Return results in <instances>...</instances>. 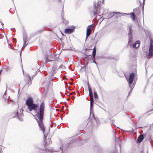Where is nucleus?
<instances>
[{"label":"nucleus","instance_id":"f257e3e1","mask_svg":"<svg viewBox=\"0 0 153 153\" xmlns=\"http://www.w3.org/2000/svg\"><path fill=\"white\" fill-rule=\"evenodd\" d=\"M45 107V103L43 102H42L40 104L39 108V112H36V116L38 118V119H36V120L39 128V130L42 131L43 133L44 139L45 141L47 138V136L46 135L45 133V127L43 123Z\"/></svg>","mask_w":153,"mask_h":153},{"label":"nucleus","instance_id":"f03ea898","mask_svg":"<svg viewBox=\"0 0 153 153\" xmlns=\"http://www.w3.org/2000/svg\"><path fill=\"white\" fill-rule=\"evenodd\" d=\"M153 46L152 45H150L149 50L148 54L147 55V58L149 59L152 58L153 55Z\"/></svg>","mask_w":153,"mask_h":153},{"label":"nucleus","instance_id":"7ed1b4c3","mask_svg":"<svg viewBox=\"0 0 153 153\" xmlns=\"http://www.w3.org/2000/svg\"><path fill=\"white\" fill-rule=\"evenodd\" d=\"M145 140H150L152 139V136L149 132H147L143 134Z\"/></svg>","mask_w":153,"mask_h":153},{"label":"nucleus","instance_id":"20e7f679","mask_svg":"<svg viewBox=\"0 0 153 153\" xmlns=\"http://www.w3.org/2000/svg\"><path fill=\"white\" fill-rule=\"evenodd\" d=\"M25 81L26 85L29 86L31 85V78L29 75H27L25 76Z\"/></svg>","mask_w":153,"mask_h":153},{"label":"nucleus","instance_id":"39448f33","mask_svg":"<svg viewBox=\"0 0 153 153\" xmlns=\"http://www.w3.org/2000/svg\"><path fill=\"white\" fill-rule=\"evenodd\" d=\"M27 109L30 111H31L32 110H36V108L37 107V104L35 103H33L27 106Z\"/></svg>","mask_w":153,"mask_h":153},{"label":"nucleus","instance_id":"423d86ee","mask_svg":"<svg viewBox=\"0 0 153 153\" xmlns=\"http://www.w3.org/2000/svg\"><path fill=\"white\" fill-rule=\"evenodd\" d=\"M93 28V26L92 25L88 26L86 30V39L90 35L92 30Z\"/></svg>","mask_w":153,"mask_h":153},{"label":"nucleus","instance_id":"0eeeda50","mask_svg":"<svg viewBox=\"0 0 153 153\" xmlns=\"http://www.w3.org/2000/svg\"><path fill=\"white\" fill-rule=\"evenodd\" d=\"M23 110H22V113H20L19 114L18 112L17 111L14 117H15L18 118L20 121H22L23 120Z\"/></svg>","mask_w":153,"mask_h":153},{"label":"nucleus","instance_id":"6e6552de","mask_svg":"<svg viewBox=\"0 0 153 153\" xmlns=\"http://www.w3.org/2000/svg\"><path fill=\"white\" fill-rule=\"evenodd\" d=\"M134 76V74L133 72L131 73L130 74L128 78V82L130 85L132 83Z\"/></svg>","mask_w":153,"mask_h":153},{"label":"nucleus","instance_id":"1a4fd4ad","mask_svg":"<svg viewBox=\"0 0 153 153\" xmlns=\"http://www.w3.org/2000/svg\"><path fill=\"white\" fill-rule=\"evenodd\" d=\"M100 8L98 7H95L94 10V15L97 17V15L100 16L99 14L100 13Z\"/></svg>","mask_w":153,"mask_h":153},{"label":"nucleus","instance_id":"9d476101","mask_svg":"<svg viewBox=\"0 0 153 153\" xmlns=\"http://www.w3.org/2000/svg\"><path fill=\"white\" fill-rule=\"evenodd\" d=\"M49 59H47L45 62H49V61H53L56 60V58H55V56L53 54H51L50 56L48 57Z\"/></svg>","mask_w":153,"mask_h":153},{"label":"nucleus","instance_id":"9b49d317","mask_svg":"<svg viewBox=\"0 0 153 153\" xmlns=\"http://www.w3.org/2000/svg\"><path fill=\"white\" fill-rule=\"evenodd\" d=\"M33 103V100L32 98L30 97H28L26 101L25 104L27 106Z\"/></svg>","mask_w":153,"mask_h":153},{"label":"nucleus","instance_id":"f8f14e48","mask_svg":"<svg viewBox=\"0 0 153 153\" xmlns=\"http://www.w3.org/2000/svg\"><path fill=\"white\" fill-rule=\"evenodd\" d=\"M144 139L143 136L142 134H140L138 137L137 142V143H139L141 142Z\"/></svg>","mask_w":153,"mask_h":153},{"label":"nucleus","instance_id":"ddd939ff","mask_svg":"<svg viewBox=\"0 0 153 153\" xmlns=\"http://www.w3.org/2000/svg\"><path fill=\"white\" fill-rule=\"evenodd\" d=\"M74 30V29H73L67 28L65 29L64 32L65 34H70L73 33Z\"/></svg>","mask_w":153,"mask_h":153},{"label":"nucleus","instance_id":"4468645a","mask_svg":"<svg viewBox=\"0 0 153 153\" xmlns=\"http://www.w3.org/2000/svg\"><path fill=\"white\" fill-rule=\"evenodd\" d=\"M140 42L139 41H137L133 45V48H138L140 46Z\"/></svg>","mask_w":153,"mask_h":153},{"label":"nucleus","instance_id":"2eb2a0df","mask_svg":"<svg viewBox=\"0 0 153 153\" xmlns=\"http://www.w3.org/2000/svg\"><path fill=\"white\" fill-rule=\"evenodd\" d=\"M96 47L95 46L93 48V52H92V56L93 57L92 58V60H94L95 57L96 55Z\"/></svg>","mask_w":153,"mask_h":153},{"label":"nucleus","instance_id":"dca6fc26","mask_svg":"<svg viewBox=\"0 0 153 153\" xmlns=\"http://www.w3.org/2000/svg\"><path fill=\"white\" fill-rule=\"evenodd\" d=\"M23 40L24 41L23 47H25L28 44L27 37H25L23 38Z\"/></svg>","mask_w":153,"mask_h":153},{"label":"nucleus","instance_id":"f3484780","mask_svg":"<svg viewBox=\"0 0 153 153\" xmlns=\"http://www.w3.org/2000/svg\"><path fill=\"white\" fill-rule=\"evenodd\" d=\"M89 91V95L91 98H93V92L91 90V87H88ZM93 100V98H92Z\"/></svg>","mask_w":153,"mask_h":153},{"label":"nucleus","instance_id":"a211bd4d","mask_svg":"<svg viewBox=\"0 0 153 153\" xmlns=\"http://www.w3.org/2000/svg\"><path fill=\"white\" fill-rule=\"evenodd\" d=\"M94 101L93 100H91L90 101V112L92 110V108L93 106Z\"/></svg>","mask_w":153,"mask_h":153},{"label":"nucleus","instance_id":"6ab92c4d","mask_svg":"<svg viewBox=\"0 0 153 153\" xmlns=\"http://www.w3.org/2000/svg\"><path fill=\"white\" fill-rule=\"evenodd\" d=\"M152 111H153V109H151L148 111L147 112L145 113L144 115L146 116H149L152 113Z\"/></svg>","mask_w":153,"mask_h":153},{"label":"nucleus","instance_id":"aec40b11","mask_svg":"<svg viewBox=\"0 0 153 153\" xmlns=\"http://www.w3.org/2000/svg\"><path fill=\"white\" fill-rule=\"evenodd\" d=\"M131 15V17L132 19L134 21L135 20V15L134 14V13H131L130 14Z\"/></svg>","mask_w":153,"mask_h":153},{"label":"nucleus","instance_id":"412c9836","mask_svg":"<svg viewBox=\"0 0 153 153\" xmlns=\"http://www.w3.org/2000/svg\"><path fill=\"white\" fill-rule=\"evenodd\" d=\"M92 117L95 120L97 123L98 124V122L99 120V119L95 117L94 116L93 114H92Z\"/></svg>","mask_w":153,"mask_h":153},{"label":"nucleus","instance_id":"4be33fe9","mask_svg":"<svg viewBox=\"0 0 153 153\" xmlns=\"http://www.w3.org/2000/svg\"><path fill=\"white\" fill-rule=\"evenodd\" d=\"M134 87H129V88L130 89V90L128 93V97L129 96V95H130V93L132 91Z\"/></svg>","mask_w":153,"mask_h":153},{"label":"nucleus","instance_id":"5701e85b","mask_svg":"<svg viewBox=\"0 0 153 153\" xmlns=\"http://www.w3.org/2000/svg\"><path fill=\"white\" fill-rule=\"evenodd\" d=\"M94 97L95 98L97 99L98 98V96L97 93L96 92H94Z\"/></svg>","mask_w":153,"mask_h":153},{"label":"nucleus","instance_id":"b1692460","mask_svg":"<svg viewBox=\"0 0 153 153\" xmlns=\"http://www.w3.org/2000/svg\"><path fill=\"white\" fill-rule=\"evenodd\" d=\"M48 89H49V88H48V87H46V88H45L44 93H45V94L47 93L48 91Z\"/></svg>","mask_w":153,"mask_h":153},{"label":"nucleus","instance_id":"393cba45","mask_svg":"<svg viewBox=\"0 0 153 153\" xmlns=\"http://www.w3.org/2000/svg\"><path fill=\"white\" fill-rule=\"evenodd\" d=\"M68 87V90H71V88H72V89L73 88H72V87H65V88H67V87Z\"/></svg>","mask_w":153,"mask_h":153},{"label":"nucleus","instance_id":"a878e982","mask_svg":"<svg viewBox=\"0 0 153 153\" xmlns=\"http://www.w3.org/2000/svg\"><path fill=\"white\" fill-rule=\"evenodd\" d=\"M144 1H145V0H143V3L142 4V6L143 9V7H144Z\"/></svg>","mask_w":153,"mask_h":153},{"label":"nucleus","instance_id":"bb28decb","mask_svg":"<svg viewBox=\"0 0 153 153\" xmlns=\"http://www.w3.org/2000/svg\"><path fill=\"white\" fill-rule=\"evenodd\" d=\"M50 85H53L52 81V80H51V81H50Z\"/></svg>","mask_w":153,"mask_h":153},{"label":"nucleus","instance_id":"cd10ccee","mask_svg":"<svg viewBox=\"0 0 153 153\" xmlns=\"http://www.w3.org/2000/svg\"><path fill=\"white\" fill-rule=\"evenodd\" d=\"M69 84L70 85H73V84H74V83L72 82H69Z\"/></svg>","mask_w":153,"mask_h":153},{"label":"nucleus","instance_id":"c85d7f7f","mask_svg":"<svg viewBox=\"0 0 153 153\" xmlns=\"http://www.w3.org/2000/svg\"><path fill=\"white\" fill-rule=\"evenodd\" d=\"M116 141H119L120 140V139L119 138H117V139H116Z\"/></svg>","mask_w":153,"mask_h":153},{"label":"nucleus","instance_id":"c756f323","mask_svg":"<svg viewBox=\"0 0 153 153\" xmlns=\"http://www.w3.org/2000/svg\"><path fill=\"white\" fill-rule=\"evenodd\" d=\"M74 139L72 140L70 142V143H71L73 142L74 141Z\"/></svg>","mask_w":153,"mask_h":153},{"label":"nucleus","instance_id":"7c9ffc66","mask_svg":"<svg viewBox=\"0 0 153 153\" xmlns=\"http://www.w3.org/2000/svg\"><path fill=\"white\" fill-rule=\"evenodd\" d=\"M0 153H2V150L1 149H0Z\"/></svg>","mask_w":153,"mask_h":153},{"label":"nucleus","instance_id":"2f4dec72","mask_svg":"<svg viewBox=\"0 0 153 153\" xmlns=\"http://www.w3.org/2000/svg\"><path fill=\"white\" fill-rule=\"evenodd\" d=\"M119 147H120V149H121V145H120V144H119Z\"/></svg>","mask_w":153,"mask_h":153},{"label":"nucleus","instance_id":"473e14b6","mask_svg":"<svg viewBox=\"0 0 153 153\" xmlns=\"http://www.w3.org/2000/svg\"><path fill=\"white\" fill-rule=\"evenodd\" d=\"M93 60V62L94 63H96V62L95 61V59L94 60Z\"/></svg>","mask_w":153,"mask_h":153},{"label":"nucleus","instance_id":"72a5a7b5","mask_svg":"<svg viewBox=\"0 0 153 153\" xmlns=\"http://www.w3.org/2000/svg\"><path fill=\"white\" fill-rule=\"evenodd\" d=\"M145 89H146V87L144 89V90L143 91V92L144 93H145Z\"/></svg>","mask_w":153,"mask_h":153},{"label":"nucleus","instance_id":"f704fd0d","mask_svg":"<svg viewBox=\"0 0 153 153\" xmlns=\"http://www.w3.org/2000/svg\"><path fill=\"white\" fill-rule=\"evenodd\" d=\"M66 85H68L67 83V82H66L65 84V86H66Z\"/></svg>","mask_w":153,"mask_h":153},{"label":"nucleus","instance_id":"c9c22d12","mask_svg":"<svg viewBox=\"0 0 153 153\" xmlns=\"http://www.w3.org/2000/svg\"><path fill=\"white\" fill-rule=\"evenodd\" d=\"M6 92L5 91V92L4 93V95H6Z\"/></svg>","mask_w":153,"mask_h":153},{"label":"nucleus","instance_id":"e433bc0d","mask_svg":"<svg viewBox=\"0 0 153 153\" xmlns=\"http://www.w3.org/2000/svg\"><path fill=\"white\" fill-rule=\"evenodd\" d=\"M131 40H130L128 42V43H129L130 42Z\"/></svg>","mask_w":153,"mask_h":153},{"label":"nucleus","instance_id":"4c0bfd02","mask_svg":"<svg viewBox=\"0 0 153 153\" xmlns=\"http://www.w3.org/2000/svg\"><path fill=\"white\" fill-rule=\"evenodd\" d=\"M113 153H117V152H114Z\"/></svg>","mask_w":153,"mask_h":153},{"label":"nucleus","instance_id":"58836bf2","mask_svg":"<svg viewBox=\"0 0 153 153\" xmlns=\"http://www.w3.org/2000/svg\"><path fill=\"white\" fill-rule=\"evenodd\" d=\"M102 108V109L104 110H105V109H103V108Z\"/></svg>","mask_w":153,"mask_h":153},{"label":"nucleus","instance_id":"ea45409f","mask_svg":"<svg viewBox=\"0 0 153 153\" xmlns=\"http://www.w3.org/2000/svg\"><path fill=\"white\" fill-rule=\"evenodd\" d=\"M128 117H130V115H129Z\"/></svg>","mask_w":153,"mask_h":153},{"label":"nucleus","instance_id":"a19ab883","mask_svg":"<svg viewBox=\"0 0 153 153\" xmlns=\"http://www.w3.org/2000/svg\"><path fill=\"white\" fill-rule=\"evenodd\" d=\"M88 86H89V84H88Z\"/></svg>","mask_w":153,"mask_h":153},{"label":"nucleus","instance_id":"79ce46f5","mask_svg":"<svg viewBox=\"0 0 153 153\" xmlns=\"http://www.w3.org/2000/svg\"><path fill=\"white\" fill-rule=\"evenodd\" d=\"M141 3L140 4V6H141Z\"/></svg>","mask_w":153,"mask_h":153},{"label":"nucleus","instance_id":"37998d69","mask_svg":"<svg viewBox=\"0 0 153 153\" xmlns=\"http://www.w3.org/2000/svg\"><path fill=\"white\" fill-rule=\"evenodd\" d=\"M62 153H63V152H62Z\"/></svg>","mask_w":153,"mask_h":153}]
</instances>
